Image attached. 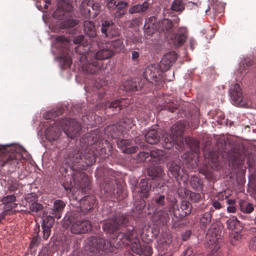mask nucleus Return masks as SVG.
Here are the masks:
<instances>
[{
  "mask_svg": "<svg viewBox=\"0 0 256 256\" xmlns=\"http://www.w3.org/2000/svg\"><path fill=\"white\" fill-rule=\"evenodd\" d=\"M124 90L126 91H138L140 89V86H138L137 82L135 80H128L122 84Z\"/></svg>",
  "mask_w": 256,
  "mask_h": 256,
  "instance_id": "obj_38",
  "label": "nucleus"
},
{
  "mask_svg": "<svg viewBox=\"0 0 256 256\" xmlns=\"http://www.w3.org/2000/svg\"><path fill=\"white\" fill-rule=\"evenodd\" d=\"M72 6L64 0H60L58 4V8L54 12L53 16L62 21L60 23L61 28L74 27L79 22L78 20L71 18Z\"/></svg>",
  "mask_w": 256,
  "mask_h": 256,
  "instance_id": "obj_6",
  "label": "nucleus"
},
{
  "mask_svg": "<svg viewBox=\"0 0 256 256\" xmlns=\"http://www.w3.org/2000/svg\"><path fill=\"white\" fill-rule=\"evenodd\" d=\"M150 188L151 185L149 180H142L140 182V190H138V192L141 194V196L147 198Z\"/></svg>",
  "mask_w": 256,
  "mask_h": 256,
  "instance_id": "obj_33",
  "label": "nucleus"
},
{
  "mask_svg": "<svg viewBox=\"0 0 256 256\" xmlns=\"http://www.w3.org/2000/svg\"><path fill=\"white\" fill-rule=\"evenodd\" d=\"M162 72L158 64H152L146 68L144 76L148 82L158 84L161 80Z\"/></svg>",
  "mask_w": 256,
  "mask_h": 256,
  "instance_id": "obj_15",
  "label": "nucleus"
},
{
  "mask_svg": "<svg viewBox=\"0 0 256 256\" xmlns=\"http://www.w3.org/2000/svg\"><path fill=\"white\" fill-rule=\"evenodd\" d=\"M53 218H54V216H53L52 215L48 216L42 220V237L44 240H47L50 236L51 228L54 223V220Z\"/></svg>",
  "mask_w": 256,
  "mask_h": 256,
  "instance_id": "obj_25",
  "label": "nucleus"
},
{
  "mask_svg": "<svg viewBox=\"0 0 256 256\" xmlns=\"http://www.w3.org/2000/svg\"><path fill=\"white\" fill-rule=\"evenodd\" d=\"M102 216L106 218H108L103 225L102 228L104 232L109 234H113L118 230L120 226L125 225L128 222V218L120 212L116 213L110 210L108 214L104 211L102 212Z\"/></svg>",
  "mask_w": 256,
  "mask_h": 256,
  "instance_id": "obj_8",
  "label": "nucleus"
},
{
  "mask_svg": "<svg viewBox=\"0 0 256 256\" xmlns=\"http://www.w3.org/2000/svg\"><path fill=\"white\" fill-rule=\"evenodd\" d=\"M139 57H140V53L137 51H132V60L136 62H139Z\"/></svg>",
  "mask_w": 256,
  "mask_h": 256,
  "instance_id": "obj_63",
  "label": "nucleus"
},
{
  "mask_svg": "<svg viewBox=\"0 0 256 256\" xmlns=\"http://www.w3.org/2000/svg\"><path fill=\"white\" fill-rule=\"evenodd\" d=\"M105 58H98L96 56V53L94 57L90 58L88 57L85 60L80 62L82 70L83 72L90 74H94L100 69L102 66L101 60Z\"/></svg>",
  "mask_w": 256,
  "mask_h": 256,
  "instance_id": "obj_14",
  "label": "nucleus"
},
{
  "mask_svg": "<svg viewBox=\"0 0 256 256\" xmlns=\"http://www.w3.org/2000/svg\"><path fill=\"white\" fill-rule=\"evenodd\" d=\"M62 114L61 110H52L44 115V118L46 120H51Z\"/></svg>",
  "mask_w": 256,
  "mask_h": 256,
  "instance_id": "obj_47",
  "label": "nucleus"
},
{
  "mask_svg": "<svg viewBox=\"0 0 256 256\" xmlns=\"http://www.w3.org/2000/svg\"><path fill=\"white\" fill-rule=\"evenodd\" d=\"M170 210H160L158 211H154L151 218L152 222L157 226H162L167 225L170 220L169 212Z\"/></svg>",
  "mask_w": 256,
  "mask_h": 256,
  "instance_id": "obj_17",
  "label": "nucleus"
},
{
  "mask_svg": "<svg viewBox=\"0 0 256 256\" xmlns=\"http://www.w3.org/2000/svg\"><path fill=\"white\" fill-rule=\"evenodd\" d=\"M40 230V226L39 224H36L34 229V236L31 240L29 246L31 250L34 249L35 248L38 246V245L40 244V236H39Z\"/></svg>",
  "mask_w": 256,
  "mask_h": 256,
  "instance_id": "obj_37",
  "label": "nucleus"
},
{
  "mask_svg": "<svg viewBox=\"0 0 256 256\" xmlns=\"http://www.w3.org/2000/svg\"><path fill=\"white\" fill-rule=\"evenodd\" d=\"M177 59V54L175 52H170L164 55L159 64L160 68L164 72L168 70Z\"/></svg>",
  "mask_w": 256,
  "mask_h": 256,
  "instance_id": "obj_18",
  "label": "nucleus"
},
{
  "mask_svg": "<svg viewBox=\"0 0 256 256\" xmlns=\"http://www.w3.org/2000/svg\"><path fill=\"white\" fill-rule=\"evenodd\" d=\"M89 43V42H86V43L85 44L82 43L78 45L75 48L76 52L81 55L80 58V62L85 60L91 56L90 52H91L92 50Z\"/></svg>",
  "mask_w": 256,
  "mask_h": 256,
  "instance_id": "obj_24",
  "label": "nucleus"
},
{
  "mask_svg": "<svg viewBox=\"0 0 256 256\" xmlns=\"http://www.w3.org/2000/svg\"><path fill=\"white\" fill-rule=\"evenodd\" d=\"M96 174L100 177L103 181L102 185L105 191L112 192L114 190L116 184V176L117 173L113 170L107 168H100L98 170Z\"/></svg>",
  "mask_w": 256,
  "mask_h": 256,
  "instance_id": "obj_12",
  "label": "nucleus"
},
{
  "mask_svg": "<svg viewBox=\"0 0 256 256\" xmlns=\"http://www.w3.org/2000/svg\"><path fill=\"white\" fill-rule=\"evenodd\" d=\"M114 244L112 242H107L102 238L92 236L88 240V246L89 250L92 252H96L98 250H108L112 252Z\"/></svg>",
  "mask_w": 256,
  "mask_h": 256,
  "instance_id": "obj_13",
  "label": "nucleus"
},
{
  "mask_svg": "<svg viewBox=\"0 0 256 256\" xmlns=\"http://www.w3.org/2000/svg\"><path fill=\"white\" fill-rule=\"evenodd\" d=\"M190 198L192 201L195 202H199L202 198L200 194L193 192L190 193Z\"/></svg>",
  "mask_w": 256,
  "mask_h": 256,
  "instance_id": "obj_58",
  "label": "nucleus"
},
{
  "mask_svg": "<svg viewBox=\"0 0 256 256\" xmlns=\"http://www.w3.org/2000/svg\"><path fill=\"white\" fill-rule=\"evenodd\" d=\"M132 142L130 140L122 139L116 141L118 147L126 154H134L138 150V146H132Z\"/></svg>",
  "mask_w": 256,
  "mask_h": 256,
  "instance_id": "obj_23",
  "label": "nucleus"
},
{
  "mask_svg": "<svg viewBox=\"0 0 256 256\" xmlns=\"http://www.w3.org/2000/svg\"><path fill=\"white\" fill-rule=\"evenodd\" d=\"M130 242L131 243L130 248L136 254L141 256L142 254V248L139 239L136 236V233L132 238V240Z\"/></svg>",
  "mask_w": 256,
  "mask_h": 256,
  "instance_id": "obj_36",
  "label": "nucleus"
},
{
  "mask_svg": "<svg viewBox=\"0 0 256 256\" xmlns=\"http://www.w3.org/2000/svg\"><path fill=\"white\" fill-rule=\"evenodd\" d=\"M146 142L151 144H154L160 141V136L155 129L150 130L144 135Z\"/></svg>",
  "mask_w": 256,
  "mask_h": 256,
  "instance_id": "obj_31",
  "label": "nucleus"
},
{
  "mask_svg": "<svg viewBox=\"0 0 256 256\" xmlns=\"http://www.w3.org/2000/svg\"><path fill=\"white\" fill-rule=\"evenodd\" d=\"M129 104L128 100L126 99H118L112 101L111 102H108L105 104L106 109H112L116 112H119L124 107L126 106Z\"/></svg>",
  "mask_w": 256,
  "mask_h": 256,
  "instance_id": "obj_26",
  "label": "nucleus"
},
{
  "mask_svg": "<svg viewBox=\"0 0 256 256\" xmlns=\"http://www.w3.org/2000/svg\"><path fill=\"white\" fill-rule=\"evenodd\" d=\"M166 204V198L164 195L160 194L158 196H156L150 202H148V210H150V209H154L155 208L156 206H163Z\"/></svg>",
  "mask_w": 256,
  "mask_h": 256,
  "instance_id": "obj_30",
  "label": "nucleus"
},
{
  "mask_svg": "<svg viewBox=\"0 0 256 256\" xmlns=\"http://www.w3.org/2000/svg\"><path fill=\"white\" fill-rule=\"evenodd\" d=\"M56 46L60 49V58L63 64L62 68H69L72 62L68 54L69 40L64 36H59L56 37Z\"/></svg>",
  "mask_w": 256,
  "mask_h": 256,
  "instance_id": "obj_10",
  "label": "nucleus"
},
{
  "mask_svg": "<svg viewBox=\"0 0 256 256\" xmlns=\"http://www.w3.org/2000/svg\"><path fill=\"white\" fill-rule=\"evenodd\" d=\"M100 32L105 38H116L120 34V30L110 20L102 21Z\"/></svg>",
  "mask_w": 256,
  "mask_h": 256,
  "instance_id": "obj_16",
  "label": "nucleus"
},
{
  "mask_svg": "<svg viewBox=\"0 0 256 256\" xmlns=\"http://www.w3.org/2000/svg\"><path fill=\"white\" fill-rule=\"evenodd\" d=\"M162 100L164 102L161 106H160L161 108L160 110H167L172 112H174L178 109L177 104L172 101L171 96L164 95L162 97Z\"/></svg>",
  "mask_w": 256,
  "mask_h": 256,
  "instance_id": "obj_28",
  "label": "nucleus"
},
{
  "mask_svg": "<svg viewBox=\"0 0 256 256\" xmlns=\"http://www.w3.org/2000/svg\"><path fill=\"white\" fill-rule=\"evenodd\" d=\"M166 152L158 149L152 150L150 152H140L138 156L140 162H150L152 166L148 170V174L152 179L159 180L163 176L164 172L162 168L155 166L156 164L164 162L166 158Z\"/></svg>",
  "mask_w": 256,
  "mask_h": 256,
  "instance_id": "obj_3",
  "label": "nucleus"
},
{
  "mask_svg": "<svg viewBox=\"0 0 256 256\" xmlns=\"http://www.w3.org/2000/svg\"><path fill=\"white\" fill-rule=\"evenodd\" d=\"M230 94L232 100L238 103L242 102V94L238 84H235L232 87L230 88Z\"/></svg>",
  "mask_w": 256,
  "mask_h": 256,
  "instance_id": "obj_29",
  "label": "nucleus"
},
{
  "mask_svg": "<svg viewBox=\"0 0 256 256\" xmlns=\"http://www.w3.org/2000/svg\"><path fill=\"white\" fill-rule=\"evenodd\" d=\"M25 199L26 201L30 204H33L38 201V196L36 193H30L26 195Z\"/></svg>",
  "mask_w": 256,
  "mask_h": 256,
  "instance_id": "obj_49",
  "label": "nucleus"
},
{
  "mask_svg": "<svg viewBox=\"0 0 256 256\" xmlns=\"http://www.w3.org/2000/svg\"><path fill=\"white\" fill-rule=\"evenodd\" d=\"M100 8V6L98 3L94 4L92 6V8L94 12H92L90 8H86V10H88L86 15L90 17H96L99 14Z\"/></svg>",
  "mask_w": 256,
  "mask_h": 256,
  "instance_id": "obj_46",
  "label": "nucleus"
},
{
  "mask_svg": "<svg viewBox=\"0 0 256 256\" xmlns=\"http://www.w3.org/2000/svg\"><path fill=\"white\" fill-rule=\"evenodd\" d=\"M22 187V184L18 181L12 180L9 183L8 190L10 192H13Z\"/></svg>",
  "mask_w": 256,
  "mask_h": 256,
  "instance_id": "obj_48",
  "label": "nucleus"
},
{
  "mask_svg": "<svg viewBox=\"0 0 256 256\" xmlns=\"http://www.w3.org/2000/svg\"><path fill=\"white\" fill-rule=\"evenodd\" d=\"M84 32L86 35L90 38H95L96 36V32L94 24L91 21H84Z\"/></svg>",
  "mask_w": 256,
  "mask_h": 256,
  "instance_id": "obj_34",
  "label": "nucleus"
},
{
  "mask_svg": "<svg viewBox=\"0 0 256 256\" xmlns=\"http://www.w3.org/2000/svg\"><path fill=\"white\" fill-rule=\"evenodd\" d=\"M92 227V224L88 220H78L72 224L70 230L73 234H80L88 232Z\"/></svg>",
  "mask_w": 256,
  "mask_h": 256,
  "instance_id": "obj_21",
  "label": "nucleus"
},
{
  "mask_svg": "<svg viewBox=\"0 0 256 256\" xmlns=\"http://www.w3.org/2000/svg\"><path fill=\"white\" fill-rule=\"evenodd\" d=\"M193 252V248L191 246H188L183 252L181 256H190Z\"/></svg>",
  "mask_w": 256,
  "mask_h": 256,
  "instance_id": "obj_64",
  "label": "nucleus"
},
{
  "mask_svg": "<svg viewBox=\"0 0 256 256\" xmlns=\"http://www.w3.org/2000/svg\"><path fill=\"white\" fill-rule=\"evenodd\" d=\"M88 42L87 40H85L84 37L82 35L78 36L74 38V42L75 44H82V43H86Z\"/></svg>",
  "mask_w": 256,
  "mask_h": 256,
  "instance_id": "obj_59",
  "label": "nucleus"
},
{
  "mask_svg": "<svg viewBox=\"0 0 256 256\" xmlns=\"http://www.w3.org/2000/svg\"><path fill=\"white\" fill-rule=\"evenodd\" d=\"M96 200L94 196H86L80 200V208L82 212L86 213L90 211L96 206Z\"/></svg>",
  "mask_w": 256,
  "mask_h": 256,
  "instance_id": "obj_22",
  "label": "nucleus"
},
{
  "mask_svg": "<svg viewBox=\"0 0 256 256\" xmlns=\"http://www.w3.org/2000/svg\"><path fill=\"white\" fill-rule=\"evenodd\" d=\"M4 204V210L6 211L10 212L13 210L18 206V204L15 202H10V203H3Z\"/></svg>",
  "mask_w": 256,
  "mask_h": 256,
  "instance_id": "obj_57",
  "label": "nucleus"
},
{
  "mask_svg": "<svg viewBox=\"0 0 256 256\" xmlns=\"http://www.w3.org/2000/svg\"><path fill=\"white\" fill-rule=\"evenodd\" d=\"M123 40L117 39L106 44L101 49L96 52L98 58L108 59L111 58L116 52H120L124 49Z\"/></svg>",
  "mask_w": 256,
  "mask_h": 256,
  "instance_id": "obj_9",
  "label": "nucleus"
},
{
  "mask_svg": "<svg viewBox=\"0 0 256 256\" xmlns=\"http://www.w3.org/2000/svg\"><path fill=\"white\" fill-rule=\"evenodd\" d=\"M29 208L32 212H37L42 210L43 206L42 204L38 203L37 202H36L29 204Z\"/></svg>",
  "mask_w": 256,
  "mask_h": 256,
  "instance_id": "obj_50",
  "label": "nucleus"
},
{
  "mask_svg": "<svg viewBox=\"0 0 256 256\" xmlns=\"http://www.w3.org/2000/svg\"><path fill=\"white\" fill-rule=\"evenodd\" d=\"M173 26L174 24L171 20L164 18L157 22L156 18L152 16L146 20L144 28L147 35L151 36L155 32L158 31L168 36L172 32Z\"/></svg>",
  "mask_w": 256,
  "mask_h": 256,
  "instance_id": "obj_7",
  "label": "nucleus"
},
{
  "mask_svg": "<svg viewBox=\"0 0 256 256\" xmlns=\"http://www.w3.org/2000/svg\"><path fill=\"white\" fill-rule=\"evenodd\" d=\"M191 204L186 201L182 202L180 208L174 204L171 208L174 216L176 218H182L188 215L192 211Z\"/></svg>",
  "mask_w": 256,
  "mask_h": 256,
  "instance_id": "obj_20",
  "label": "nucleus"
},
{
  "mask_svg": "<svg viewBox=\"0 0 256 256\" xmlns=\"http://www.w3.org/2000/svg\"><path fill=\"white\" fill-rule=\"evenodd\" d=\"M102 133L99 129L94 130L90 134H87L80 139V142L86 146L84 150L80 151L74 150L72 152H69L65 155L62 164L66 172L68 169L72 171V178L74 182L78 184L82 188L88 186L90 180L86 174L78 168H85L92 165L96 161V157L105 154V146H108V140L102 138Z\"/></svg>",
  "mask_w": 256,
  "mask_h": 256,
  "instance_id": "obj_1",
  "label": "nucleus"
},
{
  "mask_svg": "<svg viewBox=\"0 0 256 256\" xmlns=\"http://www.w3.org/2000/svg\"><path fill=\"white\" fill-rule=\"evenodd\" d=\"M55 126L46 130V138L50 142L56 140L60 135V128H62L68 137L74 138L80 135V124L74 118H64L54 123Z\"/></svg>",
  "mask_w": 256,
  "mask_h": 256,
  "instance_id": "obj_2",
  "label": "nucleus"
},
{
  "mask_svg": "<svg viewBox=\"0 0 256 256\" xmlns=\"http://www.w3.org/2000/svg\"><path fill=\"white\" fill-rule=\"evenodd\" d=\"M212 214L210 212H204L200 218V227L202 228H206L211 222Z\"/></svg>",
  "mask_w": 256,
  "mask_h": 256,
  "instance_id": "obj_40",
  "label": "nucleus"
},
{
  "mask_svg": "<svg viewBox=\"0 0 256 256\" xmlns=\"http://www.w3.org/2000/svg\"><path fill=\"white\" fill-rule=\"evenodd\" d=\"M150 5L147 1H144L142 4H137L130 7L128 12L130 14L144 12L148 9Z\"/></svg>",
  "mask_w": 256,
  "mask_h": 256,
  "instance_id": "obj_32",
  "label": "nucleus"
},
{
  "mask_svg": "<svg viewBox=\"0 0 256 256\" xmlns=\"http://www.w3.org/2000/svg\"><path fill=\"white\" fill-rule=\"evenodd\" d=\"M128 4L129 3L128 2L118 0L116 6V12L120 13V16L124 14L125 12L124 10L126 8Z\"/></svg>",
  "mask_w": 256,
  "mask_h": 256,
  "instance_id": "obj_44",
  "label": "nucleus"
},
{
  "mask_svg": "<svg viewBox=\"0 0 256 256\" xmlns=\"http://www.w3.org/2000/svg\"><path fill=\"white\" fill-rule=\"evenodd\" d=\"M249 248L252 250H256V236L253 237L249 242Z\"/></svg>",
  "mask_w": 256,
  "mask_h": 256,
  "instance_id": "obj_62",
  "label": "nucleus"
},
{
  "mask_svg": "<svg viewBox=\"0 0 256 256\" xmlns=\"http://www.w3.org/2000/svg\"><path fill=\"white\" fill-rule=\"evenodd\" d=\"M238 222L236 218L232 217L227 220L226 224L229 228L233 229L236 226Z\"/></svg>",
  "mask_w": 256,
  "mask_h": 256,
  "instance_id": "obj_56",
  "label": "nucleus"
},
{
  "mask_svg": "<svg viewBox=\"0 0 256 256\" xmlns=\"http://www.w3.org/2000/svg\"><path fill=\"white\" fill-rule=\"evenodd\" d=\"M136 232L134 228H128L126 230L125 232H118L116 236L113 238V239L114 242L120 246L121 244H128L130 240H132Z\"/></svg>",
  "mask_w": 256,
  "mask_h": 256,
  "instance_id": "obj_19",
  "label": "nucleus"
},
{
  "mask_svg": "<svg viewBox=\"0 0 256 256\" xmlns=\"http://www.w3.org/2000/svg\"><path fill=\"white\" fill-rule=\"evenodd\" d=\"M66 206L65 202L60 200H56L54 203L53 208L50 210V213L54 216V218L60 219L62 217V214Z\"/></svg>",
  "mask_w": 256,
  "mask_h": 256,
  "instance_id": "obj_27",
  "label": "nucleus"
},
{
  "mask_svg": "<svg viewBox=\"0 0 256 256\" xmlns=\"http://www.w3.org/2000/svg\"><path fill=\"white\" fill-rule=\"evenodd\" d=\"M216 200H218L221 203L224 200L228 198V196L226 194L225 192H219L214 197Z\"/></svg>",
  "mask_w": 256,
  "mask_h": 256,
  "instance_id": "obj_53",
  "label": "nucleus"
},
{
  "mask_svg": "<svg viewBox=\"0 0 256 256\" xmlns=\"http://www.w3.org/2000/svg\"><path fill=\"white\" fill-rule=\"evenodd\" d=\"M16 200L14 194L8 195L2 198V203L14 202Z\"/></svg>",
  "mask_w": 256,
  "mask_h": 256,
  "instance_id": "obj_54",
  "label": "nucleus"
},
{
  "mask_svg": "<svg viewBox=\"0 0 256 256\" xmlns=\"http://www.w3.org/2000/svg\"><path fill=\"white\" fill-rule=\"evenodd\" d=\"M168 174H171L177 181L178 180V177L180 171V165L178 162H173L168 165Z\"/></svg>",
  "mask_w": 256,
  "mask_h": 256,
  "instance_id": "obj_35",
  "label": "nucleus"
},
{
  "mask_svg": "<svg viewBox=\"0 0 256 256\" xmlns=\"http://www.w3.org/2000/svg\"><path fill=\"white\" fill-rule=\"evenodd\" d=\"M187 38L186 33L184 32L182 33L178 32L174 36V42L176 46H182L186 42Z\"/></svg>",
  "mask_w": 256,
  "mask_h": 256,
  "instance_id": "obj_41",
  "label": "nucleus"
},
{
  "mask_svg": "<svg viewBox=\"0 0 256 256\" xmlns=\"http://www.w3.org/2000/svg\"><path fill=\"white\" fill-rule=\"evenodd\" d=\"M184 9L182 0H174L172 4L171 10L175 12H182Z\"/></svg>",
  "mask_w": 256,
  "mask_h": 256,
  "instance_id": "obj_43",
  "label": "nucleus"
},
{
  "mask_svg": "<svg viewBox=\"0 0 256 256\" xmlns=\"http://www.w3.org/2000/svg\"><path fill=\"white\" fill-rule=\"evenodd\" d=\"M146 206V202L144 200L140 202V204L136 206V211L137 213L142 214Z\"/></svg>",
  "mask_w": 256,
  "mask_h": 256,
  "instance_id": "obj_61",
  "label": "nucleus"
},
{
  "mask_svg": "<svg viewBox=\"0 0 256 256\" xmlns=\"http://www.w3.org/2000/svg\"><path fill=\"white\" fill-rule=\"evenodd\" d=\"M186 142L189 143L191 150L196 154H198L199 150V142L194 138H189L186 140Z\"/></svg>",
  "mask_w": 256,
  "mask_h": 256,
  "instance_id": "obj_45",
  "label": "nucleus"
},
{
  "mask_svg": "<svg viewBox=\"0 0 256 256\" xmlns=\"http://www.w3.org/2000/svg\"><path fill=\"white\" fill-rule=\"evenodd\" d=\"M118 0H106L107 8L110 10H116V6Z\"/></svg>",
  "mask_w": 256,
  "mask_h": 256,
  "instance_id": "obj_55",
  "label": "nucleus"
},
{
  "mask_svg": "<svg viewBox=\"0 0 256 256\" xmlns=\"http://www.w3.org/2000/svg\"><path fill=\"white\" fill-rule=\"evenodd\" d=\"M218 230H214L212 226L208 229L206 235V238L209 240L210 242L215 244L217 240L219 238Z\"/></svg>",
  "mask_w": 256,
  "mask_h": 256,
  "instance_id": "obj_39",
  "label": "nucleus"
},
{
  "mask_svg": "<svg viewBox=\"0 0 256 256\" xmlns=\"http://www.w3.org/2000/svg\"><path fill=\"white\" fill-rule=\"evenodd\" d=\"M22 156L16 145L0 144V166L6 168L8 172H14L22 163Z\"/></svg>",
  "mask_w": 256,
  "mask_h": 256,
  "instance_id": "obj_4",
  "label": "nucleus"
},
{
  "mask_svg": "<svg viewBox=\"0 0 256 256\" xmlns=\"http://www.w3.org/2000/svg\"><path fill=\"white\" fill-rule=\"evenodd\" d=\"M241 210L246 214H250L254 210V207L252 204L248 203L246 204L240 206Z\"/></svg>",
  "mask_w": 256,
  "mask_h": 256,
  "instance_id": "obj_51",
  "label": "nucleus"
},
{
  "mask_svg": "<svg viewBox=\"0 0 256 256\" xmlns=\"http://www.w3.org/2000/svg\"><path fill=\"white\" fill-rule=\"evenodd\" d=\"M190 184L195 190L201 191L202 190V184L201 180L196 176H192L190 180Z\"/></svg>",
  "mask_w": 256,
  "mask_h": 256,
  "instance_id": "obj_42",
  "label": "nucleus"
},
{
  "mask_svg": "<svg viewBox=\"0 0 256 256\" xmlns=\"http://www.w3.org/2000/svg\"><path fill=\"white\" fill-rule=\"evenodd\" d=\"M185 126L186 124L180 120L174 124L171 128V134L166 132L163 135L160 140L162 146L166 149H170L174 144H176L182 148L184 146L182 134Z\"/></svg>",
  "mask_w": 256,
  "mask_h": 256,
  "instance_id": "obj_5",
  "label": "nucleus"
},
{
  "mask_svg": "<svg viewBox=\"0 0 256 256\" xmlns=\"http://www.w3.org/2000/svg\"><path fill=\"white\" fill-rule=\"evenodd\" d=\"M212 205L214 210H220L222 207V203L216 200L214 198L212 199Z\"/></svg>",
  "mask_w": 256,
  "mask_h": 256,
  "instance_id": "obj_60",
  "label": "nucleus"
},
{
  "mask_svg": "<svg viewBox=\"0 0 256 256\" xmlns=\"http://www.w3.org/2000/svg\"><path fill=\"white\" fill-rule=\"evenodd\" d=\"M134 124L131 119L126 118L122 120L119 124L108 126L104 130V134L110 136L112 139L117 138L118 136L123 134L124 133L132 128Z\"/></svg>",
  "mask_w": 256,
  "mask_h": 256,
  "instance_id": "obj_11",
  "label": "nucleus"
},
{
  "mask_svg": "<svg viewBox=\"0 0 256 256\" xmlns=\"http://www.w3.org/2000/svg\"><path fill=\"white\" fill-rule=\"evenodd\" d=\"M142 252L143 256H151L152 254V247L148 244L142 246Z\"/></svg>",
  "mask_w": 256,
  "mask_h": 256,
  "instance_id": "obj_52",
  "label": "nucleus"
}]
</instances>
